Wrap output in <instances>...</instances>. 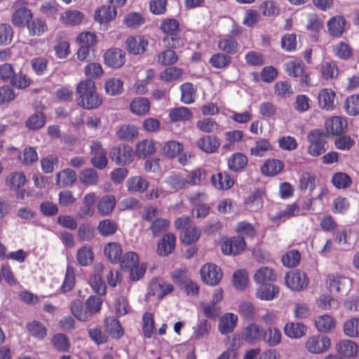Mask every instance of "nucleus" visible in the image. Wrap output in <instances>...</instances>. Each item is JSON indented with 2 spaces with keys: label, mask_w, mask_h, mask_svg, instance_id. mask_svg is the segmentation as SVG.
I'll return each mask as SVG.
<instances>
[{
  "label": "nucleus",
  "mask_w": 359,
  "mask_h": 359,
  "mask_svg": "<svg viewBox=\"0 0 359 359\" xmlns=\"http://www.w3.org/2000/svg\"><path fill=\"white\" fill-rule=\"evenodd\" d=\"M77 104L86 109H93L99 107L102 100L96 90L95 83L90 79L79 82L76 86Z\"/></svg>",
  "instance_id": "1"
},
{
  "label": "nucleus",
  "mask_w": 359,
  "mask_h": 359,
  "mask_svg": "<svg viewBox=\"0 0 359 359\" xmlns=\"http://www.w3.org/2000/svg\"><path fill=\"white\" fill-rule=\"evenodd\" d=\"M160 29L164 34L163 41L168 48H177L183 43L180 37V25L175 18H165L161 20Z\"/></svg>",
  "instance_id": "2"
},
{
  "label": "nucleus",
  "mask_w": 359,
  "mask_h": 359,
  "mask_svg": "<svg viewBox=\"0 0 359 359\" xmlns=\"http://www.w3.org/2000/svg\"><path fill=\"white\" fill-rule=\"evenodd\" d=\"M327 134L322 129H313L307 135V153L312 157L323 155L329 147Z\"/></svg>",
  "instance_id": "3"
},
{
  "label": "nucleus",
  "mask_w": 359,
  "mask_h": 359,
  "mask_svg": "<svg viewBox=\"0 0 359 359\" xmlns=\"http://www.w3.org/2000/svg\"><path fill=\"white\" fill-rule=\"evenodd\" d=\"M118 262L122 270L129 272L132 280H140L145 273L146 266L140 262L139 255L135 252H126Z\"/></svg>",
  "instance_id": "4"
},
{
  "label": "nucleus",
  "mask_w": 359,
  "mask_h": 359,
  "mask_svg": "<svg viewBox=\"0 0 359 359\" xmlns=\"http://www.w3.org/2000/svg\"><path fill=\"white\" fill-rule=\"evenodd\" d=\"M285 71L290 77L297 79L302 87L311 86V72L302 60L294 59L287 62Z\"/></svg>",
  "instance_id": "5"
},
{
  "label": "nucleus",
  "mask_w": 359,
  "mask_h": 359,
  "mask_svg": "<svg viewBox=\"0 0 359 359\" xmlns=\"http://www.w3.org/2000/svg\"><path fill=\"white\" fill-rule=\"evenodd\" d=\"M175 226L176 229L182 231L180 240L187 245L196 243L201 236V230L191 223V219L187 216L177 218L175 222Z\"/></svg>",
  "instance_id": "6"
},
{
  "label": "nucleus",
  "mask_w": 359,
  "mask_h": 359,
  "mask_svg": "<svg viewBox=\"0 0 359 359\" xmlns=\"http://www.w3.org/2000/svg\"><path fill=\"white\" fill-rule=\"evenodd\" d=\"M25 0H16L13 5L14 12L11 17L12 24L17 27H22L33 18V14L27 8Z\"/></svg>",
  "instance_id": "7"
},
{
  "label": "nucleus",
  "mask_w": 359,
  "mask_h": 359,
  "mask_svg": "<svg viewBox=\"0 0 359 359\" xmlns=\"http://www.w3.org/2000/svg\"><path fill=\"white\" fill-rule=\"evenodd\" d=\"M202 281L209 285L215 286L221 281L223 273L220 268L216 264L207 263L201 269Z\"/></svg>",
  "instance_id": "8"
},
{
  "label": "nucleus",
  "mask_w": 359,
  "mask_h": 359,
  "mask_svg": "<svg viewBox=\"0 0 359 359\" xmlns=\"http://www.w3.org/2000/svg\"><path fill=\"white\" fill-rule=\"evenodd\" d=\"M110 158L116 165H128L133 159V149L130 146L124 144L114 147L110 151Z\"/></svg>",
  "instance_id": "9"
},
{
  "label": "nucleus",
  "mask_w": 359,
  "mask_h": 359,
  "mask_svg": "<svg viewBox=\"0 0 359 359\" xmlns=\"http://www.w3.org/2000/svg\"><path fill=\"white\" fill-rule=\"evenodd\" d=\"M285 280L287 287L294 291L306 288L309 283L306 273L299 270L288 272L285 276Z\"/></svg>",
  "instance_id": "10"
},
{
  "label": "nucleus",
  "mask_w": 359,
  "mask_h": 359,
  "mask_svg": "<svg viewBox=\"0 0 359 359\" xmlns=\"http://www.w3.org/2000/svg\"><path fill=\"white\" fill-rule=\"evenodd\" d=\"M330 346V339L325 335L310 337L306 341V350L311 353H322L327 351Z\"/></svg>",
  "instance_id": "11"
},
{
  "label": "nucleus",
  "mask_w": 359,
  "mask_h": 359,
  "mask_svg": "<svg viewBox=\"0 0 359 359\" xmlns=\"http://www.w3.org/2000/svg\"><path fill=\"white\" fill-rule=\"evenodd\" d=\"M90 154L92 155L91 163L92 165L100 170L106 168L107 165V158L102 143L99 141L92 142L90 144Z\"/></svg>",
  "instance_id": "12"
},
{
  "label": "nucleus",
  "mask_w": 359,
  "mask_h": 359,
  "mask_svg": "<svg viewBox=\"0 0 359 359\" xmlns=\"http://www.w3.org/2000/svg\"><path fill=\"white\" fill-rule=\"evenodd\" d=\"M208 198V194L203 192L197 193L190 197L191 203L195 206L192 211L193 213L196 212L197 218H204L210 213V205L204 203Z\"/></svg>",
  "instance_id": "13"
},
{
  "label": "nucleus",
  "mask_w": 359,
  "mask_h": 359,
  "mask_svg": "<svg viewBox=\"0 0 359 359\" xmlns=\"http://www.w3.org/2000/svg\"><path fill=\"white\" fill-rule=\"evenodd\" d=\"M325 127L327 134L338 136L347 131L348 123L345 118L335 116L325 121Z\"/></svg>",
  "instance_id": "14"
},
{
  "label": "nucleus",
  "mask_w": 359,
  "mask_h": 359,
  "mask_svg": "<svg viewBox=\"0 0 359 359\" xmlns=\"http://www.w3.org/2000/svg\"><path fill=\"white\" fill-rule=\"evenodd\" d=\"M327 27L330 36L334 38H340L348 28L347 21L342 15H335L329 19Z\"/></svg>",
  "instance_id": "15"
},
{
  "label": "nucleus",
  "mask_w": 359,
  "mask_h": 359,
  "mask_svg": "<svg viewBox=\"0 0 359 359\" xmlns=\"http://www.w3.org/2000/svg\"><path fill=\"white\" fill-rule=\"evenodd\" d=\"M246 246L243 236H233L222 244V251L224 255H236L243 252Z\"/></svg>",
  "instance_id": "16"
},
{
  "label": "nucleus",
  "mask_w": 359,
  "mask_h": 359,
  "mask_svg": "<svg viewBox=\"0 0 359 359\" xmlns=\"http://www.w3.org/2000/svg\"><path fill=\"white\" fill-rule=\"evenodd\" d=\"M104 64L111 68H119L125 63V53L118 48L107 50L103 55Z\"/></svg>",
  "instance_id": "17"
},
{
  "label": "nucleus",
  "mask_w": 359,
  "mask_h": 359,
  "mask_svg": "<svg viewBox=\"0 0 359 359\" xmlns=\"http://www.w3.org/2000/svg\"><path fill=\"white\" fill-rule=\"evenodd\" d=\"M264 328L256 323H252L242 331V338L250 344H255L262 341Z\"/></svg>",
  "instance_id": "18"
},
{
  "label": "nucleus",
  "mask_w": 359,
  "mask_h": 359,
  "mask_svg": "<svg viewBox=\"0 0 359 359\" xmlns=\"http://www.w3.org/2000/svg\"><path fill=\"white\" fill-rule=\"evenodd\" d=\"M148 46V41L140 35L132 36L127 39L126 46L127 50L133 55L143 53Z\"/></svg>",
  "instance_id": "19"
},
{
  "label": "nucleus",
  "mask_w": 359,
  "mask_h": 359,
  "mask_svg": "<svg viewBox=\"0 0 359 359\" xmlns=\"http://www.w3.org/2000/svg\"><path fill=\"white\" fill-rule=\"evenodd\" d=\"M196 145L201 151L207 154H213L219 149L220 142L217 137L205 135L197 140Z\"/></svg>",
  "instance_id": "20"
},
{
  "label": "nucleus",
  "mask_w": 359,
  "mask_h": 359,
  "mask_svg": "<svg viewBox=\"0 0 359 359\" xmlns=\"http://www.w3.org/2000/svg\"><path fill=\"white\" fill-rule=\"evenodd\" d=\"M336 94L331 88L321 89L318 95V103L319 107L324 110L331 111L334 108Z\"/></svg>",
  "instance_id": "21"
},
{
  "label": "nucleus",
  "mask_w": 359,
  "mask_h": 359,
  "mask_svg": "<svg viewBox=\"0 0 359 359\" xmlns=\"http://www.w3.org/2000/svg\"><path fill=\"white\" fill-rule=\"evenodd\" d=\"M238 322V316L233 313L223 315L219 322L218 330L222 334H228L234 330Z\"/></svg>",
  "instance_id": "22"
},
{
  "label": "nucleus",
  "mask_w": 359,
  "mask_h": 359,
  "mask_svg": "<svg viewBox=\"0 0 359 359\" xmlns=\"http://www.w3.org/2000/svg\"><path fill=\"white\" fill-rule=\"evenodd\" d=\"M97 200V195L93 192L86 194L83 198V206L79 211V218L85 219L91 217L94 213V204Z\"/></svg>",
  "instance_id": "23"
},
{
  "label": "nucleus",
  "mask_w": 359,
  "mask_h": 359,
  "mask_svg": "<svg viewBox=\"0 0 359 359\" xmlns=\"http://www.w3.org/2000/svg\"><path fill=\"white\" fill-rule=\"evenodd\" d=\"M254 280L259 286L274 283L276 280V274L274 270L268 266H262L255 272Z\"/></svg>",
  "instance_id": "24"
},
{
  "label": "nucleus",
  "mask_w": 359,
  "mask_h": 359,
  "mask_svg": "<svg viewBox=\"0 0 359 359\" xmlns=\"http://www.w3.org/2000/svg\"><path fill=\"white\" fill-rule=\"evenodd\" d=\"M212 186L218 190H228L234 184L233 178L227 172H218L211 177Z\"/></svg>",
  "instance_id": "25"
},
{
  "label": "nucleus",
  "mask_w": 359,
  "mask_h": 359,
  "mask_svg": "<svg viewBox=\"0 0 359 359\" xmlns=\"http://www.w3.org/2000/svg\"><path fill=\"white\" fill-rule=\"evenodd\" d=\"M284 167V163L279 159H268L261 166V172L266 176H275L281 172Z\"/></svg>",
  "instance_id": "26"
},
{
  "label": "nucleus",
  "mask_w": 359,
  "mask_h": 359,
  "mask_svg": "<svg viewBox=\"0 0 359 359\" xmlns=\"http://www.w3.org/2000/svg\"><path fill=\"white\" fill-rule=\"evenodd\" d=\"M347 279L339 274L329 275L326 279V285L331 293H340L344 292Z\"/></svg>",
  "instance_id": "27"
},
{
  "label": "nucleus",
  "mask_w": 359,
  "mask_h": 359,
  "mask_svg": "<svg viewBox=\"0 0 359 359\" xmlns=\"http://www.w3.org/2000/svg\"><path fill=\"white\" fill-rule=\"evenodd\" d=\"M28 34L31 36H40L44 34L48 30L46 21L41 18L32 19L27 25Z\"/></svg>",
  "instance_id": "28"
},
{
  "label": "nucleus",
  "mask_w": 359,
  "mask_h": 359,
  "mask_svg": "<svg viewBox=\"0 0 359 359\" xmlns=\"http://www.w3.org/2000/svg\"><path fill=\"white\" fill-rule=\"evenodd\" d=\"M94 269L95 273L90 280L91 287L97 294L103 295L106 292L104 283L101 278V274L104 271V266L101 263L96 264Z\"/></svg>",
  "instance_id": "29"
},
{
  "label": "nucleus",
  "mask_w": 359,
  "mask_h": 359,
  "mask_svg": "<svg viewBox=\"0 0 359 359\" xmlns=\"http://www.w3.org/2000/svg\"><path fill=\"white\" fill-rule=\"evenodd\" d=\"M116 16V10L114 7L102 6L95 11L94 18L100 25H106Z\"/></svg>",
  "instance_id": "30"
},
{
  "label": "nucleus",
  "mask_w": 359,
  "mask_h": 359,
  "mask_svg": "<svg viewBox=\"0 0 359 359\" xmlns=\"http://www.w3.org/2000/svg\"><path fill=\"white\" fill-rule=\"evenodd\" d=\"M176 244V237L172 233L165 234L161 238V243H158V255L168 256L171 254Z\"/></svg>",
  "instance_id": "31"
},
{
  "label": "nucleus",
  "mask_w": 359,
  "mask_h": 359,
  "mask_svg": "<svg viewBox=\"0 0 359 359\" xmlns=\"http://www.w3.org/2000/svg\"><path fill=\"white\" fill-rule=\"evenodd\" d=\"M335 57L341 60H348L353 57L354 50L350 43L346 41H339L332 47Z\"/></svg>",
  "instance_id": "32"
},
{
  "label": "nucleus",
  "mask_w": 359,
  "mask_h": 359,
  "mask_svg": "<svg viewBox=\"0 0 359 359\" xmlns=\"http://www.w3.org/2000/svg\"><path fill=\"white\" fill-rule=\"evenodd\" d=\"M117 137L123 141H133L139 136L138 128L134 124H125L119 127L116 131Z\"/></svg>",
  "instance_id": "33"
},
{
  "label": "nucleus",
  "mask_w": 359,
  "mask_h": 359,
  "mask_svg": "<svg viewBox=\"0 0 359 359\" xmlns=\"http://www.w3.org/2000/svg\"><path fill=\"white\" fill-rule=\"evenodd\" d=\"M76 181V172L70 168L64 169L55 175L56 184L60 187H72Z\"/></svg>",
  "instance_id": "34"
},
{
  "label": "nucleus",
  "mask_w": 359,
  "mask_h": 359,
  "mask_svg": "<svg viewBox=\"0 0 359 359\" xmlns=\"http://www.w3.org/2000/svg\"><path fill=\"white\" fill-rule=\"evenodd\" d=\"M150 109V103L145 97H137L130 103V112L136 116H142L146 115Z\"/></svg>",
  "instance_id": "35"
},
{
  "label": "nucleus",
  "mask_w": 359,
  "mask_h": 359,
  "mask_svg": "<svg viewBox=\"0 0 359 359\" xmlns=\"http://www.w3.org/2000/svg\"><path fill=\"white\" fill-rule=\"evenodd\" d=\"M248 158L241 152L231 154L227 161L228 168L233 172L242 171L248 164Z\"/></svg>",
  "instance_id": "36"
},
{
  "label": "nucleus",
  "mask_w": 359,
  "mask_h": 359,
  "mask_svg": "<svg viewBox=\"0 0 359 359\" xmlns=\"http://www.w3.org/2000/svg\"><path fill=\"white\" fill-rule=\"evenodd\" d=\"M337 352L346 358H353L358 355V346L357 344L351 340H342L337 344Z\"/></svg>",
  "instance_id": "37"
},
{
  "label": "nucleus",
  "mask_w": 359,
  "mask_h": 359,
  "mask_svg": "<svg viewBox=\"0 0 359 359\" xmlns=\"http://www.w3.org/2000/svg\"><path fill=\"white\" fill-rule=\"evenodd\" d=\"M156 151L155 142L149 139L137 142L135 147V153L139 158H144Z\"/></svg>",
  "instance_id": "38"
},
{
  "label": "nucleus",
  "mask_w": 359,
  "mask_h": 359,
  "mask_svg": "<svg viewBox=\"0 0 359 359\" xmlns=\"http://www.w3.org/2000/svg\"><path fill=\"white\" fill-rule=\"evenodd\" d=\"M104 89L105 93L108 95H118L124 90L123 81L119 78H109L104 82Z\"/></svg>",
  "instance_id": "39"
},
{
  "label": "nucleus",
  "mask_w": 359,
  "mask_h": 359,
  "mask_svg": "<svg viewBox=\"0 0 359 359\" xmlns=\"http://www.w3.org/2000/svg\"><path fill=\"white\" fill-rule=\"evenodd\" d=\"M278 292V287L272 283L259 286L256 291V296L262 300L270 301L276 298Z\"/></svg>",
  "instance_id": "40"
},
{
  "label": "nucleus",
  "mask_w": 359,
  "mask_h": 359,
  "mask_svg": "<svg viewBox=\"0 0 359 359\" xmlns=\"http://www.w3.org/2000/svg\"><path fill=\"white\" fill-rule=\"evenodd\" d=\"M104 254L111 263L116 264L120 261L122 255V248L116 242H109L104 247Z\"/></svg>",
  "instance_id": "41"
},
{
  "label": "nucleus",
  "mask_w": 359,
  "mask_h": 359,
  "mask_svg": "<svg viewBox=\"0 0 359 359\" xmlns=\"http://www.w3.org/2000/svg\"><path fill=\"white\" fill-rule=\"evenodd\" d=\"M283 330L285 335L292 339L301 338L306 332V327L302 323H287L285 324Z\"/></svg>",
  "instance_id": "42"
},
{
  "label": "nucleus",
  "mask_w": 359,
  "mask_h": 359,
  "mask_svg": "<svg viewBox=\"0 0 359 359\" xmlns=\"http://www.w3.org/2000/svg\"><path fill=\"white\" fill-rule=\"evenodd\" d=\"M26 177L22 172H13L6 178V184L11 190L18 191L26 183Z\"/></svg>",
  "instance_id": "43"
},
{
  "label": "nucleus",
  "mask_w": 359,
  "mask_h": 359,
  "mask_svg": "<svg viewBox=\"0 0 359 359\" xmlns=\"http://www.w3.org/2000/svg\"><path fill=\"white\" fill-rule=\"evenodd\" d=\"M217 46L220 50L229 55L237 53L238 43L234 37L227 35L218 41Z\"/></svg>",
  "instance_id": "44"
},
{
  "label": "nucleus",
  "mask_w": 359,
  "mask_h": 359,
  "mask_svg": "<svg viewBox=\"0 0 359 359\" xmlns=\"http://www.w3.org/2000/svg\"><path fill=\"white\" fill-rule=\"evenodd\" d=\"M282 334L276 327H270L263 332L262 339L269 346L273 347L278 345L281 342Z\"/></svg>",
  "instance_id": "45"
},
{
  "label": "nucleus",
  "mask_w": 359,
  "mask_h": 359,
  "mask_svg": "<svg viewBox=\"0 0 359 359\" xmlns=\"http://www.w3.org/2000/svg\"><path fill=\"white\" fill-rule=\"evenodd\" d=\"M181 91V101L187 104H192L194 102L197 88L192 83L186 82L180 86Z\"/></svg>",
  "instance_id": "46"
},
{
  "label": "nucleus",
  "mask_w": 359,
  "mask_h": 359,
  "mask_svg": "<svg viewBox=\"0 0 359 359\" xmlns=\"http://www.w3.org/2000/svg\"><path fill=\"white\" fill-rule=\"evenodd\" d=\"M106 331L113 337L118 339L123 334L120 322L114 317H107L104 320Z\"/></svg>",
  "instance_id": "47"
},
{
  "label": "nucleus",
  "mask_w": 359,
  "mask_h": 359,
  "mask_svg": "<svg viewBox=\"0 0 359 359\" xmlns=\"http://www.w3.org/2000/svg\"><path fill=\"white\" fill-rule=\"evenodd\" d=\"M169 117L172 122H184L193 118V113L187 107H180L172 109L169 113Z\"/></svg>",
  "instance_id": "48"
},
{
  "label": "nucleus",
  "mask_w": 359,
  "mask_h": 359,
  "mask_svg": "<svg viewBox=\"0 0 359 359\" xmlns=\"http://www.w3.org/2000/svg\"><path fill=\"white\" fill-rule=\"evenodd\" d=\"M116 203V200L114 196H105L98 202L97 211L102 216L109 215L112 212Z\"/></svg>",
  "instance_id": "49"
},
{
  "label": "nucleus",
  "mask_w": 359,
  "mask_h": 359,
  "mask_svg": "<svg viewBox=\"0 0 359 359\" xmlns=\"http://www.w3.org/2000/svg\"><path fill=\"white\" fill-rule=\"evenodd\" d=\"M83 18V14L79 11H67L60 16V21L65 25H77Z\"/></svg>",
  "instance_id": "50"
},
{
  "label": "nucleus",
  "mask_w": 359,
  "mask_h": 359,
  "mask_svg": "<svg viewBox=\"0 0 359 359\" xmlns=\"http://www.w3.org/2000/svg\"><path fill=\"white\" fill-rule=\"evenodd\" d=\"M272 149L273 147L269 140L260 138L255 142V146L250 151L252 156L262 157Z\"/></svg>",
  "instance_id": "51"
},
{
  "label": "nucleus",
  "mask_w": 359,
  "mask_h": 359,
  "mask_svg": "<svg viewBox=\"0 0 359 359\" xmlns=\"http://www.w3.org/2000/svg\"><path fill=\"white\" fill-rule=\"evenodd\" d=\"M99 176L94 169L86 168L79 175V182L86 187H92L97 184Z\"/></svg>",
  "instance_id": "52"
},
{
  "label": "nucleus",
  "mask_w": 359,
  "mask_h": 359,
  "mask_svg": "<svg viewBox=\"0 0 359 359\" xmlns=\"http://www.w3.org/2000/svg\"><path fill=\"white\" fill-rule=\"evenodd\" d=\"M130 192L142 193L148 188L147 182L140 176L130 177L126 182Z\"/></svg>",
  "instance_id": "53"
},
{
  "label": "nucleus",
  "mask_w": 359,
  "mask_h": 359,
  "mask_svg": "<svg viewBox=\"0 0 359 359\" xmlns=\"http://www.w3.org/2000/svg\"><path fill=\"white\" fill-rule=\"evenodd\" d=\"M196 128L201 132L210 134L220 129V125L212 118H204L196 122Z\"/></svg>",
  "instance_id": "54"
},
{
  "label": "nucleus",
  "mask_w": 359,
  "mask_h": 359,
  "mask_svg": "<svg viewBox=\"0 0 359 359\" xmlns=\"http://www.w3.org/2000/svg\"><path fill=\"white\" fill-rule=\"evenodd\" d=\"M331 182L333 186L338 189H347L352 184L351 177L347 173L342 172L334 173Z\"/></svg>",
  "instance_id": "55"
},
{
  "label": "nucleus",
  "mask_w": 359,
  "mask_h": 359,
  "mask_svg": "<svg viewBox=\"0 0 359 359\" xmlns=\"http://www.w3.org/2000/svg\"><path fill=\"white\" fill-rule=\"evenodd\" d=\"M84 74L88 79H97L101 78L104 75V71L100 63L91 62L85 66Z\"/></svg>",
  "instance_id": "56"
},
{
  "label": "nucleus",
  "mask_w": 359,
  "mask_h": 359,
  "mask_svg": "<svg viewBox=\"0 0 359 359\" xmlns=\"http://www.w3.org/2000/svg\"><path fill=\"white\" fill-rule=\"evenodd\" d=\"M320 74L322 78L326 81L336 78L339 74V68L336 62L329 61L323 63L320 67Z\"/></svg>",
  "instance_id": "57"
},
{
  "label": "nucleus",
  "mask_w": 359,
  "mask_h": 359,
  "mask_svg": "<svg viewBox=\"0 0 359 359\" xmlns=\"http://www.w3.org/2000/svg\"><path fill=\"white\" fill-rule=\"evenodd\" d=\"M231 57L226 53L213 54L209 60L211 66L216 69H224L231 63Z\"/></svg>",
  "instance_id": "58"
},
{
  "label": "nucleus",
  "mask_w": 359,
  "mask_h": 359,
  "mask_svg": "<svg viewBox=\"0 0 359 359\" xmlns=\"http://www.w3.org/2000/svg\"><path fill=\"white\" fill-rule=\"evenodd\" d=\"M144 22V18L141 13L131 12L126 14L123 19V25L130 29H137L142 26Z\"/></svg>",
  "instance_id": "59"
},
{
  "label": "nucleus",
  "mask_w": 359,
  "mask_h": 359,
  "mask_svg": "<svg viewBox=\"0 0 359 359\" xmlns=\"http://www.w3.org/2000/svg\"><path fill=\"white\" fill-rule=\"evenodd\" d=\"M70 311L78 320L85 322L90 318L86 306L83 308L80 300H75L72 302Z\"/></svg>",
  "instance_id": "60"
},
{
  "label": "nucleus",
  "mask_w": 359,
  "mask_h": 359,
  "mask_svg": "<svg viewBox=\"0 0 359 359\" xmlns=\"http://www.w3.org/2000/svg\"><path fill=\"white\" fill-rule=\"evenodd\" d=\"M315 325L316 329L323 333L331 331L335 326V322L333 318L329 315L320 316L316 320Z\"/></svg>",
  "instance_id": "61"
},
{
  "label": "nucleus",
  "mask_w": 359,
  "mask_h": 359,
  "mask_svg": "<svg viewBox=\"0 0 359 359\" xmlns=\"http://www.w3.org/2000/svg\"><path fill=\"white\" fill-rule=\"evenodd\" d=\"M19 161L24 165H30L38 160V154L35 149L29 147L25 148L18 154Z\"/></svg>",
  "instance_id": "62"
},
{
  "label": "nucleus",
  "mask_w": 359,
  "mask_h": 359,
  "mask_svg": "<svg viewBox=\"0 0 359 359\" xmlns=\"http://www.w3.org/2000/svg\"><path fill=\"white\" fill-rule=\"evenodd\" d=\"M97 229L102 236L108 237L116 233L117 225L114 222L105 219L99 222Z\"/></svg>",
  "instance_id": "63"
},
{
  "label": "nucleus",
  "mask_w": 359,
  "mask_h": 359,
  "mask_svg": "<svg viewBox=\"0 0 359 359\" xmlns=\"http://www.w3.org/2000/svg\"><path fill=\"white\" fill-rule=\"evenodd\" d=\"M343 331L347 337H359V318H353L346 321L343 325Z\"/></svg>",
  "instance_id": "64"
}]
</instances>
